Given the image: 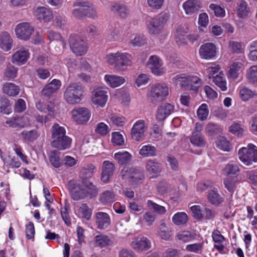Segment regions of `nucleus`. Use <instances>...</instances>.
Segmentation results:
<instances>
[{
	"label": "nucleus",
	"instance_id": "1",
	"mask_svg": "<svg viewBox=\"0 0 257 257\" xmlns=\"http://www.w3.org/2000/svg\"><path fill=\"white\" fill-rule=\"evenodd\" d=\"M68 185L72 198L76 201L83 199L86 197L92 198L97 194L98 191L95 186L88 180H83L81 182L70 180Z\"/></svg>",
	"mask_w": 257,
	"mask_h": 257
},
{
	"label": "nucleus",
	"instance_id": "2",
	"mask_svg": "<svg viewBox=\"0 0 257 257\" xmlns=\"http://www.w3.org/2000/svg\"><path fill=\"white\" fill-rule=\"evenodd\" d=\"M133 59L132 54L121 51L108 53L104 57L105 62L117 72H123L132 66Z\"/></svg>",
	"mask_w": 257,
	"mask_h": 257
},
{
	"label": "nucleus",
	"instance_id": "3",
	"mask_svg": "<svg viewBox=\"0 0 257 257\" xmlns=\"http://www.w3.org/2000/svg\"><path fill=\"white\" fill-rule=\"evenodd\" d=\"M173 83L179 85L185 90L196 92L202 84V81L198 76L193 74H179L172 79Z\"/></svg>",
	"mask_w": 257,
	"mask_h": 257
},
{
	"label": "nucleus",
	"instance_id": "4",
	"mask_svg": "<svg viewBox=\"0 0 257 257\" xmlns=\"http://www.w3.org/2000/svg\"><path fill=\"white\" fill-rule=\"evenodd\" d=\"M169 89L165 83H156L148 88L146 97L149 101L155 103L165 100L169 95Z\"/></svg>",
	"mask_w": 257,
	"mask_h": 257
},
{
	"label": "nucleus",
	"instance_id": "5",
	"mask_svg": "<svg viewBox=\"0 0 257 257\" xmlns=\"http://www.w3.org/2000/svg\"><path fill=\"white\" fill-rule=\"evenodd\" d=\"M83 88L80 83H72L67 87L64 94V99L70 104H77L83 98Z\"/></svg>",
	"mask_w": 257,
	"mask_h": 257
},
{
	"label": "nucleus",
	"instance_id": "6",
	"mask_svg": "<svg viewBox=\"0 0 257 257\" xmlns=\"http://www.w3.org/2000/svg\"><path fill=\"white\" fill-rule=\"evenodd\" d=\"M168 19L169 15L166 13H162L157 17L152 18L147 25L149 32L153 35H157L161 33Z\"/></svg>",
	"mask_w": 257,
	"mask_h": 257
},
{
	"label": "nucleus",
	"instance_id": "7",
	"mask_svg": "<svg viewBox=\"0 0 257 257\" xmlns=\"http://www.w3.org/2000/svg\"><path fill=\"white\" fill-rule=\"evenodd\" d=\"M238 157L246 165H249L252 162H257V147L249 144L247 147L241 148L238 151Z\"/></svg>",
	"mask_w": 257,
	"mask_h": 257
},
{
	"label": "nucleus",
	"instance_id": "8",
	"mask_svg": "<svg viewBox=\"0 0 257 257\" xmlns=\"http://www.w3.org/2000/svg\"><path fill=\"white\" fill-rule=\"evenodd\" d=\"M147 66L151 73L157 76H163L167 71L166 68L164 66L163 60L155 55H152L149 58Z\"/></svg>",
	"mask_w": 257,
	"mask_h": 257
},
{
	"label": "nucleus",
	"instance_id": "9",
	"mask_svg": "<svg viewBox=\"0 0 257 257\" xmlns=\"http://www.w3.org/2000/svg\"><path fill=\"white\" fill-rule=\"evenodd\" d=\"M108 97V89L105 87H96L91 92V101L97 107H104L107 101Z\"/></svg>",
	"mask_w": 257,
	"mask_h": 257
},
{
	"label": "nucleus",
	"instance_id": "10",
	"mask_svg": "<svg viewBox=\"0 0 257 257\" xmlns=\"http://www.w3.org/2000/svg\"><path fill=\"white\" fill-rule=\"evenodd\" d=\"M147 130L148 126L144 120L139 119L137 120L131 128V136L132 139L136 142L143 141Z\"/></svg>",
	"mask_w": 257,
	"mask_h": 257
},
{
	"label": "nucleus",
	"instance_id": "11",
	"mask_svg": "<svg viewBox=\"0 0 257 257\" xmlns=\"http://www.w3.org/2000/svg\"><path fill=\"white\" fill-rule=\"evenodd\" d=\"M69 42L72 51L76 55L81 56L86 53L87 44L81 37L78 35H71Z\"/></svg>",
	"mask_w": 257,
	"mask_h": 257
},
{
	"label": "nucleus",
	"instance_id": "12",
	"mask_svg": "<svg viewBox=\"0 0 257 257\" xmlns=\"http://www.w3.org/2000/svg\"><path fill=\"white\" fill-rule=\"evenodd\" d=\"M30 55L28 48L24 46L17 47L12 55V62L19 66L24 65L30 59Z\"/></svg>",
	"mask_w": 257,
	"mask_h": 257
},
{
	"label": "nucleus",
	"instance_id": "13",
	"mask_svg": "<svg viewBox=\"0 0 257 257\" xmlns=\"http://www.w3.org/2000/svg\"><path fill=\"white\" fill-rule=\"evenodd\" d=\"M15 32L18 38L27 41L34 32V29L29 23H21L16 26Z\"/></svg>",
	"mask_w": 257,
	"mask_h": 257
},
{
	"label": "nucleus",
	"instance_id": "14",
	"mask_svg": "<svg viewBox=\"0 0 257 257\" xmlns=\"http://www.w3.org/2000/svg\"><path fill=\"white\" fill-rule=\"evenodd\" d=\"M73 119L78 124L86 123L90 119L91 113L88 109L85 107H78L71 111Z\"/></svg>",
	"mask_w": 257,
	"mask_h": 257
},
{
	"label": "nucleus",
	"instance_id": "15",
	"mask_svg": "<svg viewBox=\"0 0 257 257\" xmlns=\"http://www.w3.org/2000/svg\"><path fill=\"white\" fill-rule=\"evenodd\" d=\"M6 123L10 127L14 128H24L31 126L32 121L28 114H25L22 116L13 117L6 121Z\"/></svg>",
	"mask_w": 257,
	"mask_h": 257
},
{
	"label": "nucleus",
	"instance_id": "16",
	"mask_svg": "<svg viewBox=\"0 0 257 257\" xmlns=\"http://www.w3.org/2000/svg\"><path fill=\"white\" fill-rule=\"evenodd\" d=\"M131 245L137 251L142 252L151 247V242L147 237L140 235L133 239Z\"/></svg>",
	"mask_w": 257,
	"mask_h": 257
},
{
	"label": "nucleus",
	"instance_id": "17",
	"mask_svg": "<svg viewBox=\"0 0 257 257\" xmlns=\"http://www.w3.org/2000/svg\"><path fill=\"white\" fill-rule=\"evenodd\" d=\"M216 53V46L212 43H207L201 45L199 50L200 57L205 60L215 58Z\"/></svg>",
	"mask_w": 257,
	"mask_h": 257
},
{
	"label": "nucleus",
	"instance_id": "18",
	"mask_svg": "<svg viewBox=\"0 0 257 257\" xmlns=\"http://www.w3.org/2000/svg\"><path fill=\"white\" fill-rule=\"evenodd\" d=\"M33 14L38 20L45 22H49L53 18L52 11L45 7H38L34 8Z\"/></svg>",
	"mask_w": 257,
	"mask_h": 257
},
{
	"label": "nucleus",
	"instance_id": "19",
	"mask_svg": "<svg viewBox=\"0 0 257 257\" xmlns=\"http://www.w3.org/2000/svg\"><path fill=\"white\" fill-rule=\"evenodd\" d=\"M74 211L75 214L82 221H88L91 218L92 210L86 203L75 205L74 207Z\"/></svg>",
	"mask_w": 257,
	"mask_h": 257
},
{
	"label": "nucleus",
	"instance_id": "20",
	"mask_svg": "<svg viewBox=\"0 0 257 257\" xmlns=\"http://www.w3.org/2000/svg\"><path fill=\"white\" fill-rule=\"evenodd\" d=\"M103 79L106 84L112 88L118 87L126 82V79L123 76L112 74H105Z\"/></svg>",
	"mask_w": 257,
	"mask_h": 257
},
{
	"label": "nucleus",
	"instance_id": "21",
	"mask_svg": "<svg viewBox=\"0 0 257 257\" xmlns=\"http://www.w3.org/2000/svg\"><path fill=\"white\" fill-rule=\"evenodd\" d=\"M236 15L242 19L247 18L251 13V11L247 3L244 0H239L236 4Z\"/></svg>",
	"mask_w": 257,
	"mask_h": 257
},
{
	"label": "nucleus",
	"instance_id": "22",
	"mask_svg": "<svg viewBox=\"0 0 257 257\" xmlns=\"http://www.w3.org/2000/svg\"><path fill=\"white\" fill-rule=\"evenodd\" d=\"M95 217L97 228L100 229L106 228L110 224V216L106 213L98 212L95 214Z\"/></svg>",
	"mask_w": 257,
	"mask_h": 257
},
{
	"label": "nucleus",
	"instance_id": "23",
	"mask_svg": "<svg viewBox=\"0 0 257 257\" xmlns=\"http://www.w3.org/2000/svg\"><path fill=\"white\" fill-rule=\"evenodd\" d=\"M174 105L170 103H166L162 104L158 109L157 119L160 121L164 120L174 111Z\"/></svg>",
	"mask_w": 257,
	"mask_h": 257
},
{
	"label": "nucleus",
	"instance_id": "24",
	"mask_svg": "<svg viewBox=\"0 0 257 257\" xmlns=\"http://www.w3.org/2000/svg\"><path fill=\"white\" fill-rule=\"evenodd\" d=\"M201 8V3L198 0H188L183 4V8L187 15H192Z\"/></svg>",
	"mask_w": 257,
	"mask_h": 257
},
{
	"label": "nucleus",
	"instance_id": "25",
	"mask_svg": "<svg viewBox=\"0 0 257 257\" xmlns=\"http://www.w3.org/2000/svg\"><path fill=\"white\" fill-rule=\"evenodd\" d=\"M13 44V40L10 34L7 32L0 34V48L4 51H10Z\"/></svg>",
	"mask_w": 257,
	"mask_h": 257
},
{
	"label": "nucleus",
	"instance_id": "26",
	"mask_svg": "<svg viewBox=\"0 0 257 257\" xmlns=\"http://www.w3.org/2000/svg\"><path fill=\"white\" fill-rule=\"evenodd\" d=\"M114 169V165L109 161H105L102 164L101 179L104 183L107 182L112 175Z\"/></svg>",
	"mask_w": 257,
	"mask_h": 257
},
{
	"label": "nucleus",
	"instance_id": "27",
	"mask_svg": "<svg viewBox=\"0 0 257 257\" xmlns=\"http://www.w3.org/2000/svg\"><path fill=\"white\" fill-rule=\"evenodd\" d=\"M72 144V139L69 137L66 136L61 138L58 140H53L52 146L58 149L59 150H65L69 149Z\"/></svg>",
	"mask_w": 257,
	"mask_h": 257
},
{
	"label": "nucleus",
	"instance_id": "28",
	"mask_svg": "<svg viewBox=\"0 0 257 257\" xmlns=\"http://www.w3.org/2000/svg\"><path fill=\"white\" fill-rule=\"evenodd\" d=\"M61 86V81L58 79H54L42 89L41 91L42 94L47 96H50L56 92Z\"/></svg>",
	"mask_w": 257,
	"mask_h": 257
},
{
	"label": "nucleus",
	"instance_id": "29",
	"mask_svg": "<svg viewBox=\"0 0 257 257\" xmlns=\"http://www.w3.org/2000/svg\"><path fill=\"white\" fill-rule=\"evenodd\" d=\"M212 237L214 242V248L217 249L220 253H222L224 248L223 242L225 239V237L218 230H215L213 231Z\"/></svg>",
	"mask_w": 257,
	"mask_h": 257
},
{
	"label": "nucleus",
	"instance_id": "30",
	"mask_svg": "<svg viewBox=\"0 0 257 257\" xmlns=\"http://www.w3.org/2000/svg\"><path fill=\"white\" fill-rule=\"evenodd\" d=\"M146 169L151 178L157 176L161 171L160 164L152 160H149L146 164Z\"/></svg>",
	"mask_w": 257,
	"mask_h": 257
},
{
	"label": "nucleus",
	"instance_id": "31",
	"mask_svg": "<svg viewBox=\"0 0 257 257\" xmlns=\"http://www.w3.org/2000/svg\"><path fill=\"white\" fill-rule=\"evenodd\" d=\"M110 11L117 13L122 19L126 18L130 15V10L126 6L116 3L111 4L109 7Z\"/></svg>",
	"mask_w": 257,
	"mask_h": 257
},
{
	"label": "nucleus",
	"instance_id": "32",
	"mask_svg": "<svg viewBox=\"0 0 257 257\" xmlns=\"http://www.w3.org/2000/svg\"><path fill=\"white\" fill-rule=\"evenodd\" d=\"M20 90L19 86L11 82L5 83L3 86L4 93L11 97L17 96L19 94Z\"/></svg>",
	"mask_w": 257,
	"mask_h": 257
},
{
	"label": "nucleus",
	"instance_id": "33",
	"mask_svg": "<svg viewBox=\"0 0 257 257\" xmlns=\"http://www.w3.org/2000/svg\"><path fill=\"white\" fill-rule=\"evenodd\" d=\"M239 182L237 176H234L233 177L228 176L224 179L223 184L227 191L232 194L236 189V185Z\"/></svg>",
	"mask_w": 257,
	"mask_h": 257
},
{
	"label": "nucleus",
	"instance_id": "34",
	"mask_svg": "<svg viewBox=\"0 0 257 257\" xmlns=\"http://www.w3.org/2000/svg\"><path fill=\"white\" fill-rule=\"evenodd\" d=\"M243 66V64L238 61L233 62L229 67L228 71V77L236 79L239 75V71Z\"/></svg>",
	"mask_w": 257,
	"mask_h": 257
},
{
	"label": "nucleus",
	"instance_id": "35",
	"mask_svg": "<svg viewBox=\"0 0 257 257\" xmlns=\"http://www.w3.org/2000/svg\"><path fill=\"white\" fill-rule=\"evenodd\" d=\"M187 32L188 28L184 25H180L177 27L175 32V39L178 45H185L187 44V42L183 37Z\"/></svg>",
	"mask_w": 257,
	"mask_h": 257
},
{
	"label": "nucleus",
	"instance_id": "36",
	"mask_svg": "<svg viewBox=\"0 0 257 257\" xmlns=\"http://www.w3.org/2000/svg\"><path fill=\"white\" fill-rule=\"evenodd\" d=\"M208 199L210 203L213 205H218L223 201V197L220 195L217 190L214 188L208 191Z\"/></svg>",
	"mask_w": 257,
	"mask_h": 257
},
{
	"label": "nucleus",
	"instance_id": "37",
	"mask_svg": "<svg viewBox=\"0 0 257 257\" xmlns=\"http://www.w3.org/2000/svg\"><path fill=\"white\" fill-rule=\"evenodd\" d=\"M212 80L221 90L224 91L227 90V83L223 71L219 72V74L213 77Z\"/></svg>",
	"mask_w": 257,
	"mask_h": 257
},
{
	"label": "nucleus",
	"instance_id": "38",
	"mask_svg": "<svg viewBox=\"0 0 257 257\" xmlns=\"http://www.w3.org/2000/svg\"><path fill=\"white\" fill-rule=\"evenodd\" d=\"M114 159L121 165L128 163L132 159V155L127 151H119L114 155Z\"/></svg>",
	"mask_w": 257,
	"mask_h": 257
},
{
	"label": "nucleus",
	"instance_id": "39",
	"mask_svg": "<svg viewBox=\"0 0 257 257\" xmlns=\"http://www.w3.org/2000/svg\"><path fill=\"white\" fill-rule=\"evenodd\" d=\"M83 9H85L84 16L91 19H96L97 17V13L94 6L89 2H85V3H82Z\"/></svg>",
	"mask_w": 257,
	"mask_h": 257
},
{
	"label": "nucleus",
	"instance_id": "40",
	"mask_svg": "<svg viewBox=\"0 0 257 257\" xmlns=\"http://www.w3.org/2000/svg\"><path fill=\"white\" fill-rule=\"evenodd\" d=\"M66 136L65 128L59 125L58 123H55L52 127V138L53 140H58L63 137Z\"/></svg>",
	"mask_w": 257,
	"mask_h": 257
},
{
	"label": "nucleus",
	"instance_id": "41",
	"mask_svg": "<svg viewBox=\"0 0 257 257\" xmlns=\"http://www.w3.org/2000/svg\"><path fill=\"white\" fill-rule=\"evenodd\" d=\"M37 109L41 112H46L48 111L50 115H53L55 111L54 105L50 102L47 105L44 102L40 100L36 103Z\"/></svg>",
	"mask_w": 257,
	"mask_h": 257
},
{
	"label": "nucleus",
	"instance_id": "42",
	"mask_svg": "<svg viewBox=\"0 0 257 257\" xmlns=\"http://www.w3.org/2000/svg\"><path fill=\"white\" fill-rule=\"evenodd\" d=\"M188 220V215L184 212H178L176 213L172 218L173 223L178 226L185 224L187 222Z\"/></svg>",
	"mask_w": 257,
	"mask_h": 257
},
{
	"label": "nucleus",
	"instance_id": "43",
	"mask_svg": "<svg viewBox=\"0 0 257 257\" xmlns=\"http://www.w3.org/2000/svg\"><path fill=\"white\" fill-rule=\"evenodd\" d=\"M159 236L164 240H169L172 235V231L169 229L166 223H162L159 227L158 231Z\"/></svg>",
	"mask_w": 257,
	"mask_h": 257
},
{
	"label": "nucleus",
	"instance_id": "44",
	"mask_svg": "<svg viewBox=\"0 0 257 257\" xmlns=\"http://www.w3.org/2000/svg\"><path fill=\"white\" fill-rule=\"evenodd\" d=\"M123 176L126 178H130L132 179V182H136L137 180H141L143 177V174L136 168H131L127 170Z\"/></svg>",
	"mask_w": 257,
	"mask_h": 257
},
{
	"label": "nucleus",
	"instance_id": "45",
	"mask_svg": "<svg viewBox=\"0 0 257 257\" xmlns=\"http://www.w3.org/2000/svg\"><path fill=\"white\" fill-rule=\"evenodd\" d=\"M239 171L238 165L234 163H229L222 170V173L227 177L231 175L236 176L237 173Z\"/></svg>",
	"mask_w": 257,
	"mask_h": 257
},
{
	"label": "nucleus",
	"instance_id": "46",
	"mask_svg": "<svg viewBox=\"0 0 257 257\" xmlns=\"http://www.w3.org/2000/svg\"><path fill=\"white\" fill-rule=\"evenodd\" d=\"M139 154L143 157H154L156 155V149L151 145H145L140 150Z\"/></svg>",
	"mask_w": 257,
	"mask_h": 257
},
{
	"label": "nucleus",
	"instance_id": "47",
	"mask_svg": "<svg viewBox=\"0 0 257 257\" xmlns=\"http://www.w3.org/2000/svg\"><path fill=\"white\" fill-rule=\"evenodd\" d=\"M94 243L95 246L104 247L111 244L109 238L103 234H99L94 237Z\"/></svg>",
	"mask_w": 257,
	"mask_h": 257
},
{
	"label": "nucleus",
	"instance_id": "48",
	"mask_svg": "<svg viewBox=\"0 0 257 257\" xmlns=\"http://www.w3.org/2000/svg\"><path fill=\"white\" fill-rule=\"evenodd\" d=\"M246 77L249 83L257 85V65L252 66L247 70Z\"/></svg>",
	"mask_w": 257,
	"mask_h": 257
},
{
	"label": "nucleus",
	"instance_id": "49",
	"mask_svg": "<svg viewBox=\"0 0 257 257\" xmlns=\"http://www.w3.org/2000/svg\"><path fill=\"white\" fill-rule=\"evenodd\" d=\"M256 94L255 91H252L246 87H242L239 91V97L244 101L255 97Z\"/></svg>",
	"mask_w": 257,
	"mask_h": 257
},
{
	"label": "nucleus",
	"instance_id": "50",
	"mask_svg": "<svg viewBox=\"0 0 257 257\" xmlns=\"http://www.w3.org/2000/svg\"><path fill=\"white\" fill-rule=\"evenodd\" d=\"M145 38L143 35L134 34L131 36L130 43L133 47H140L145 44Z\"/></svg>",
	"mask_w": 257,
	"mask_h": 257
},
{
	"label": "nucleus",
	"instance_id": "51",
	"mask_svg": "<svg viewBox=\"0 0 257 257\" xmlns=\"http://www.w3.org/2000/svg\"><path fill=\"white\" fill-rule=\"evenodd\" d=\"M23 139L29 142H33L37 139L39 135L36 130L24 131L21 133Z\"/></svg>",
	"mask_w": 257,
	"mask_h": 257
},
{
	"label": "nucleus",
	"instance_id": "52",
	"mask_svg": "<svg viewBox=\"0 0 257 257\" xmlns=\"http://www.w3.org/2000/svg\"><path fill=\"white\" fill-rule=\"evenodd\" d=\"M82 3H85V2L82 1H79V2H76L74 4V6L76 7H78L77 8H75L73 9L72 11V15L73 16L77 18V19H82L84 17V11L85 9H83Z\"/></svg>",
	"mask_w": 257,
	"mask_h": 257
},
{
	"label": "nucleus",
	"instance_id": "53",
	"mask_svg": "<svg viewBox=\"0 0 257 257\" xmlns=\"http://www.w3.org/2000/svg\"><path fill=\"white\" fill-rule=\"evenodd\" d=\"M147 204L149 209L153 210L157 214L163 215L166 212V209L164 206L160 205L152 200H148Z\"/></svg>",
	"mask_w": 257,
	"mask_h": 257
},
{
	"label": "nucleus",
	"instance_id": "54",
	"mask_svg": "<svg viewBox=\"0 0 257 257\" xmlns=\"http://www.w3.org/2000/svg\"><path fill=\"white\" fill-rule=\"evenodd\" d=\"M115 195L110 191H106L104 192L100 197V202L104 204L111 203L114 201Z\"/></svg>",
	"mask_w": 257,
	"mask_h": 257
},
{
	"label": "nucleus",
	"instance_id": "55",
	"mask_svg": "<svg viewBox=\"0 0 257 257\" xmlns=\"http://www.w3.org/2000/svg\"><path fill=\"white\" fill-rule=\"evenodd\" d=\"M209 114L208 106L206 103L202 104L197 111V117L200 120H206Z\"/></svg>",
	"mask_w": 257,
	"mask_h": 257
},
{
	"label": "nucleus",
	"instance_id": "56",
	"mask_svg": "<svg viewBox=\"0 0 257 257\" xmlns=\"http://www.w3.org/2000/svg\"><path fill=\"white\" fill-rule=\"evenodd\" d=\"M217 147L224 151H229L231 148L229 142L224 137H219L216 142Z\"/></svg>",
	"mask_w": 257,
	"mask_h": 257
},
{
	"label": "nucleus",
	"instance_id": "57",
	"mask_svg": "<svg viewBox=\"0 0 257 257\" xmlns=\"http://www.w3.org/2000/svg\"><path fill=\"white\" fill-rule=\"evenodd\" d=\"M190 142L195 146L202 147L205 145L203 138L200 134L193 132L190 139Z\"/></svg>",
	"mask_w": 257,
	"mask_h": 257
},
{
	"label": "nucleus",
	"instance_id": "58",
	"mask_svg": "<svg viewBox=\"0 0 257 257\" xmlns=\"http://www.w3.org/2000/svg\"><path fill=\"white\" fill-rule=\"evenodd\" d=\"M220 69L221 67L218 64L214 63L208 64L206 69V73L208 78L212 79L213 77H215L214 75L218 72Z\"/></svg>",
	"mask_w": 257,
	"mask_h": 257
},
{
	"label": "nucleus",
	"instance_id": "59",
	"mask_svg": "<svg viewBox=\"0 0 257 257\" xmlns=\"http://www.w3.org/2000/svg\"><path fill=\"white\" fill-rule=\"evenodd\" d=\"M111 142L115 146H122L124 143L123 135L119 132H113L111 134Z\"/></svg>",
	"mask_w": 257,
	"mask_h": 257
},
{
	"label": "nucleus",
	"instance_id": "60",
	"mask_svg": "<svg viewBox=\"0 0 257 257\" xmlns=\"http://www.w3.org/2000/svg\"><path fill=\"white\" fill-rule=\"evenodd\" d=\"M0 111L1 112L9 114L12 112L10 101L7 98L2 99L0 101Z\"/></svg>",
	"mask_w": 257,
	"mask_h": 257
},
{
	"label": "nucleus",
	"instance_id": "61",
	"mask_svg": "<svg viewBox=\"0 0 257 257\" xmlns=\"http://www.w3.org/2000/svg\"><path fill=\"white\" fill-rule=\"evenodd\" d=\"M109 123L115 125L116 126H122L125 121V119L122 116H120L117 114H111L109 116Z\"/></svg>",
	"mask_w": 257,
	"mask_h": 257
},
{
	"label": "nucleus",
	"instance_id": "62",
	"mask_svg": "<svg viewBox=\"0 0 257 257\" xmlns=\"http://www.w3.org/2000/svg\"><path fill=\"white\" fill-rule=\"evenodd\" d=\"M176 237L178 239L186 242L192 240L194 236L190 231L184 230L179 232L176 235Z\"/></svg>",
	"mask_w": 257,
	"mask_h": 257
},
{
	"label": "nucleus",
	"instance_id": "63",
	"mask_svg": "<svg viewBox=\"0 0 257 257\" xmlns=\"http://www.w3.org/2000/svg\"><path fill=\"white\" fill-rule=\"evenodd\" d=\"M95 132L101 136H105L110 132V128L104 122L98 123L95 130Z\"/></svg>",
	"mask_w": 257,
	"mask_h": 257
},
{
	"label": "nucleus",
	"instance_id": "64",
	"mask_svg": "<svg viewBox=\"0 0 257 257\" xmlns=\"http://www.w3.org/2000/svg\"><path fill=\"white\" fill-rule=\"evenodd\" d=\"M229 131L237 136H241L244 132V129L238 123H232L229 127Z\"/></svg>",
	"mask_w": 257,
	"mask_h": 257
}]
</instances>
